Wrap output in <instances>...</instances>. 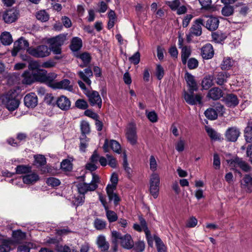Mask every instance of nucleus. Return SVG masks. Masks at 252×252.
I'll return each instance as SVG.
<instances>
[{"label":"nucleus","instance_id":"43","mask_svg":"<svg viewBox=\"0 0 252 252\" xmlns=\"http://www.w3.org/2000/svg\"><path fill=\"white\" fill-rule=\"evenodd\" d=\"M139 220L140 221V225L142 226V227L144 231L145 232L146 238L147 239V241H148L149 243H150L149 240V237L150 236V231L149 230L146 221L145 220L142 218V217H139Z\"/></svg>","mask_w":252,"mask_h":252},{"label":"nucleus","instance_id":"42","mask_svg":"<svg viewBox=\"0 0 252 252\" xmlns=\"http://www.w3.org/2000/svg\"><path fill=\"white\" fill-rule=\"evenodd\" d=\"M245 137L248 143H252V123H249L245 130Z\"/></svg>","mask_w":252,"mask_h":252},{"label":"nucleus","instance_id":"38","mask_svg":"<svg viewBox=\"0 0 252 252\" xmlns=\"http://www.w3.org/2000/svg\"><path fill=\"white\" fill-rule=\"evenodd\" d=\"M0 39L2 44L10 45L12 42V38L9 32H5L2 33Z\"/></svg>","mask_w":252,"mask_h":252},{"label":"nucleus","instance_id":"61","mask_svg":"<svg viewBox=\"0 0 252 252\" xmlns=\"http://www.w3.org/2000/svg\"><path fill=\"white\" fill-rule=\"evenodd\" d=\"M31 170V168L28 166L20 165L16 167V172L17 174H24L29 173Z\"/></svg>","mask_w":252,"mask_h":252},{"label":"nucleus","instance_id":"47","mask_svg":"<svg viewBox=\"0 0 252 252\" xmlns=\"http://www.w3.org/2000/svg\"><path fill=\"white\" fill-rule=\"evenodd\" d=\"M46 75L44 83L48 84L50 87L52 88L53 83L56 82L54 81V80L57 77V74L54 73H47V72L46 71Z\"/></svg>","mask_w":252,"mask_h":252},{"label":"nucleus","instance_id":"62","mask_svg":"<svg viewBox=\"0 0 252 252\" xmlns=\"http://www.w3.org/2000/svg\"><path fill=\"white\" fill-rule=\"evenodd\" d=\"M81 130V134H89L90 132V127L89 124L86 122L83 121L81 123L80 125Z\"/></svg>","mask_w":252,"mask_h":252},{"label":"nucleus","instance_id":"29","mask_svg":"<svg viewBox=\"0 0 252 252\" xmlns=\"http://www.w3.org/2000/svg\"><path fill=\"white\" fill-rule=\"evenodd\" d=\"M13 242L10 239L3 238L0 241V252H9Z\"/></svg>","mask_w":252,"mask_h":252},{"label":"nucleus","instance_id":"44","mask_svg":"<svg viewBox=\"0 0 252 252\" xmlns=\"http://www.w3.org/2000/svg\"><path fill=\"white\" fill-rule=\"evenodd\" d=\"M36 17L37 20L42 22H45L49 20V15L45 10H42L36 13Z\"/></svg>","mask_w":252,"mask_h":252},{"label":"nucleus","instance_id":"31","mask_svg":"<svg viewBox=\"0 0 252 252\" xmlns=\"http://www.w3.org/2000/svg\"><path fill=\"white\" fill-rule=\"evenodd\" d=\"M82 46V41L81 38L78 37H73L70 45V49L74 51H78Z\"/></svg>","mask_w":252,"mask_h":252},{"label":"nucleus","instance_id":"13","mask_svg":"<svg viewBox=\"0 0 252 252\" xmlns=\"http://www.w3.org/2000/svg\"><path fill=\"white\" fill-rule=\"evenodd\" d=\"M184 99L187 103L191 105L202 103V96L199 94L194 95L193 93L185 92Z\"/></svg>","mask_w":252,"mask_h":252},{"label":"nucleus","instance_id":"23","mask_svg":"<svg viewBox=\"0 0 252 252\" xmlns=\"http://www.w3.org/2000/svg\"><path fill=\"white\" fill-rule=\"evenodd\" d=\"M37 97L33 93L27 94L24 97V103L29 108H34L37 104Z\"/></svg>","mask_w":252,"mask_h":252},{"label":"nucleus","instance_id":"6","mask_svg":"<svg viewBox=\"0 0 252 252\" xmlns=\"http://www.w3.org/2000/svg\"><path fill=\"white\" fill-rule=\"evenodd\" d=\"M27 51L31 56L40 58L48 56L52 50L47 45H41L35 47H29Z\"/></svg>","mask_w":252,"mask_h":252},{"label":"nucleus","instance_id":"50","mask_svg":"<svg viewBox=\"0 0 252 252\" xmlns=\"http://www.w3.org/2000/svg\"><path fill=\"white\" fill-rule=\"evenodd\" d=\"M233 61L230 58H224L221 64V69L223 70H228L230 69L233 65Z\"/></svg>","mask_w":252,"mask_h":252},{"label":"nucleus","instance_id":"25","mask_svg":"<svg viewBox=\"0 0 252 252\" xmlns=\"http://www.w3.org/2000/svg\"><path fill=\"white\" fill-rule=\"evenodd\" d=\"M213 76L216 83L219 85H222L226 82L229 74L226 72L221 71Z\"/></svg>","mask_w":252,"mask_h":252},{"label":"nucleus","instance_id":"9","mask_svg":"<svg viewBox=\"0 0 252 252\" xmlns=\"http://www.w3.org/2000/svg\"><path fill=\"white\" fill-rule=\"evenodd\" d=\"M85 94L88 97L91 106H96L100 109L102 106V99L99 93L95 91H86Z\"/></svg>","mask_w":252,"mask_h":252},{"label":"nucleus","instance_id":"49","mask_svg":"<svg viewBox=\"0 0 252 252\" xmlns=\"http://www.w3.org/2000/svg\"><path fill=\"white\" fill-rule=\"evenodd\" d=\"M205 116L209 120H215L218 117V114L216 111L213 108L207 109L204 113Z\"/></svg>","mask_w":252,"mask_h":252},{"label":"nucleus","instance_id":"54","mask_svg":"<svg viewBox=\"0 0 252 252\" xmlns=\"http://www.w3.org/2000/svg\"><path fill=\"white\" fill-rule=\"evenodd\" d=\"M132 248L135 252H142L145 250V245L143 241H139L133 243Z\"/></svg>","mask_w":252,"mask_h":252},{"label":"nucleus","instance_id":"4","mask_svg":"<svg viewBox=\"0 0 252 252\" xmlns=\"http://www.w3.org/2000/svg\"><path fill=\"white\" fill-rule=\"evenodd\" d=\"M110 181L112 184H108L106 188V192L109 200H113L115 205L117 206L120 201V198L116 193L114 192L118 181V175L116 173H113L112 174Z\"/></svg>","mask_w":252,"mask_h":252},{"label":"nucleus","instance_id":"16","mask_svg":"<svg viewBox=\"0 0 252 252\" xmlns=\"http://www.w3.org/2000/svg\"><path fill=\"white\" fill-rule=\"evenodd\" d=\"M201 55L203 59L209 60L212 59L214 55V51L213 46L207 43L201 49Z\"/></svg>","mask_w":252,"mask_h":252},{"label":"nucleus","instance_id":"5","mask_svg":"<svg viewBox=\"0 0 252 252\" xmlns=\"http://www.w3.org/2000/svg\"><path fill=\"white\" fill-rule=\"evenodd\" d=\"M66 35L60 34L49 39L48 43L50 44V48L54 54L59 55L61 53V46L66 40Z\"/></svg>","mask_w":252,"mask_h":252},{"label":"nucleus","instance_id":"33","mask_svg":"<svg viewBox=\"0 0 252 252\" xmlns=\"http://www.w3.org/2000/svg\"><path fill=\"white\" fill-rule=\"evenodd\" d=\"M235 165L237 167H240L243 171L245 172H249L251 170V167L249 164L243 161L242 159L236 158L234 160Z\"/></svg>","mask_w":252,"mask_h":252},{"label":"nucleus","instance_id":"36","mask_svg":"<svg viewBox=\"0 0 252 252\" xmlns=\"http://www.w3.org/2000/svg\"><path fill=\"white\" fill-rule=\"evenodd\" d=\"M214 81L213 75L206 76L202 81V86L205 90H207L213 85Z\"/></svg>","mask_w":252,"mask_h":252},{"label":"nucleus","instance_id":"59","mask_svg":"<svg viewBox=\"0 0 252 252\" xmlns=\"http://www.w3.org/2000/svg\"><path fill=\"white\" fill-rule=\"evenodd\" d=\"M226 36L223 33H214L212 34V38L216 43H220L223 41Z\"/></svg>","mask_w":252,"mask_h":252},{"label":"nucleus","instance_id":"63","mask_svg":"<svg viewBox=\"0 0 252 252\" xmlns=\"http://www.w3.org/2000/svg\"><path fill=\"white\" fill-rule=\"evenodd\" d=\"M129 62L134 65L138 64L140 61V54L137 51L134 53L131 57L129 58Z\"/></svg>","mask_w":252,"mask_h":252},{"label":"nucleus","instance_id":"7","mask_svg":"<svg viewBox=\"0 0 252 252\" xmlns=\"http://www.w3.org/2000/svg\"><path fill=\"white\" fill-rule=\"evenodd\" d=\"M205 19L203 18H197L193 22L192 26L189 29V33L187 35V39L188 41H190L191 37L195 36H199L202 34V26H205L204 22Z\"/></svg>","mask_w":252,"mask_h":252},{"label":"nucleus","instance_id":"46","mask_svg":"<svg viewBox=\"0 0 252 252\" xmlns=\"http://www.w3.org/2000/svg\"><path fill=\"white\" fill-rule=\"evenodd\" d=\"M80 58L82 61L83 63L80 64V66L84 67L87 66L90 63L91 60V57L90 55L88 53H83L80 55Z\"/></svg>","mask_w":252,"mask_h":252},{"label":"nucleus","instance_id":"41","mask_svg":"<svg viewBox=\"0 0 252 252\" xmlns=\"http://www.w3.org/2000/svg\"><path fill=\"white\" fill-rule=\"evenodd\" d=\"M85 199V196H84V195L78 193L77 195H74L72 197V203L74 206L78 207L83 205L84 203Z\"/></svg>","mask_w":252,"mask_h":252},{"label":"nucleus","instance_id":"40","mask_svg":"<svg viewBox=\"0 0 252 252\" xmlns=\"http://www.w3.org/2000/svg\"><path fill=\"white\" fill-rule=\"evenodd\" d=\"M158 252H167V249L161 239L157 236H154Z\"/></svg>","mask_w":252,"mask_h":252},{"label":"nucleus","instance_id":"20","mask_svg":"<svg viewBox=\"0 0 252 252\" xmlns=\"http://www.w3.org/2000/svg\"><path fill=\"white\" fill-rule=\"evenodd\" d=\"M79 77L82 79L87 85L90 86L92 81L90 78L93 75V72L90 68H87L83 71H79L78 72Z\"/></svg>","mask_w":252,"mask_h":252},{"label":"nucleus","instance_id":"22","mask_svg":"<svg viewBox=\"0 0 252 252\" xmlns=\"http://www.w3.org/2000/svg\"><path fill=\"white\" fill-rule=\"evenodd\" d=\"M22 83L23 84L30 85L35 82L34 72L30 70H26L22 74Z\"/></svg>","mask_w":252,"mask_h":252},{"label":"nucleus","instance_id":"34","mask_svg":"<svg viewBox=\"0 0 252 252\" xmlns=\"http://www.w3.org/2000/svg\"><path fill=\"white\" fill-rule=\"evenodd\" d=\"M191 50L189 46H185L182 48L181 59L183 64H186L188 59L191 55Z\"/></svg>","mask_w":252,"mask_h":252},{"label":"nucleus","instance_id":"64","mask_svg":"<svg viewBox=\"0 0 252 252\" xmlns=\"http://www.w3.org/2000/svg\"><path fill=\"white\" fill-rule=\"evenodd\" d=\"M75 106L79 109L85 110L88 107V104L86 100L79 99L75 102Z\"/></svg>","mask_w":252,"mask_h":252},{"label":"nucleus","instance_id":"52","mask_svg":"<svg viewBox=\"0 0 252 252\" xmlns=\"http://www.w3.org/2000/svg\"><path fill=\"white\" fill-rule=\"evenodd\" d=\"M206 130L212 140H217L220 139V135L214 129L211 127H206Z\"/></svg>","mask_w":252,"mask_h":252},{"label":"nucleus","instance_id":"57","mask_svg":"<svg viewBox=\"0 0 252 252\" xmlns=\"http://www.w3.org/2000/svg\"><path fill=\"white\" fill-rule=\"evenodd\" d=\"M149 164L150 170L153 171V173H155V171L158 169V165L155 157L153 155L151 156L150 157Z\"/></svg>","mask_w":252,"mask_h":252},{"label":"nucleus","instance_id":"60","mask_svg":"<svg viewBox=\"0 0 252 252\" xmlns=\"http://www.w3.org/2000/svg\"><path fill=\"white\" fill-rule=\"evenodd\" d=\"M106 157L108 160L107 164L113 168H116L117 167V161L116 159L112 155L106 154Z\"/></svg>","mask_w":252,"mask_h":252},{"label":"nucleus","instance_id":"8","mask_svg":"<svg viewBox=\"0 0 252 252\" xmlns=\"http://www.w3.org/2000/svg\"><path fill=\"white\" fill-rule=\"evenodd\" d=\"M159 184V175L157 173H153L150 179V191L154 198H157L158 195Z\"/></svg>","mask_w":252,"mask_h":252},{"label":"nucleus","instance_id":"24","mask_svg":"<svg viewBox=\"0 0 252 252\" xmlns=\"http://www.w3.org/2000/svg\"><path fill=\"white\" fill-rule=\"evenodd\" d=\"M241 188L248 192L252 191V177L249 175H246L241 182Z\"/></svg>","mask_w":252,"mask_h":252},{"label":"nucleus","instance_id":"10","mask_svg":"<svg viewBox=\"0 0 252 252\" xmlns=\"http://www.w3.org/2000/svg\"><path fill=\"white\" fill-rule=\"evenodd\" d=\"M20 16L19 11L16 8H10L4 11L2 18L4 22L10 24L15 22Z\"/></svg>","mask_w":252,"mask_h":252},{"label":"nucleus","instance_id":"26","mask_svg":"<svg viewBox=\"0 0 252 252\" xmlns=\"http://www.w3.org/2000/svg\"><path fill=\"white\" fill-rule=\"evenodd\" d=\"M38 245L34 242H26L18 248L19 252H30L31 250L37 248Z\"/></svg>","mask_w":252,"mask_h":252},{"label":"nucleus","instance_id":"45","mask_svg":"<svg viewBox=\"0 0 252 252\" xmlns=\"http://www.w3.org/2000/svg\"><path fill=\"white\" fill-rule=\"evenodd\" d=\"M94 228L97 230H103L106 227V222L102 219L96 218L94 220Z\"/></svg>","mask_w":252,"mask_h":252},{"label":"nucleus","instance_id":"19","mask_svg":"<svg viewBox=\"0 0 252 252\" xmlns=\"http://www.w3.org/2000/svg\"><path fill=\"white\" fill-rule=\"evenodd\" d=\"M52 88L55 89H64L70 92L73 90V86L70 84V81L66 79L53 83Z\"/></svg>","mask_w":252,"mask_h":252},{"label":"nucleus","instance_id":"12","mask_svg":"<svg viewBox=\"0 0 252 252\" xmlns=\"http://www.w3.org/2000/svg\"><path fill=\"white\" fill-rule=\"evenodd\" d=\"M126 137L128 141L132 145L137 143V136L136 134V128L134 124H130L127 128L126 133Z\"/></svg>","mask_w":252,"mask_h":252},{"label":"nucleus","instance_id":"18","mask_svg":"<svg viewBox=\"0 0 252 252\" xmlns=\"http://www.w3.org/2000/svg\"><path fill=\"white\" fill-rule=\"evenodd\" d=\"M185 78L190 93H193L198 90V86L194 79V77L189 72H186Z\"/></svg>","mask_w":252,"mask_h":252},{"label":"nucleus","instance_id":"17","mask_svg":"<svg viewBox=\"0 0 252 252\" xmlns=\"http://www.w3.org/2000/svg\"><path fill=\"white\" fill-rule=\"evenodd\" d=\"M56 104L60 109L63 111L69 110L71 106L70 100L64 95H62L58 98Z\"/></svg>","mask_w":252,"mask_h":252},{"label":"nucleus","instance_id":"27","mask_svg":"<svg viewBox=\"0 0 252 252\" xmlns=\"http://www.w3.org/2000/svg\"><path fill=\"white\" fill-rule=\"evenodd\" d=\"M39 179V176L35 173L28 174L22 177L24 183L28 185L34 184Z\"/></svg>","mask_w":252,"mask_h":252},{"label":"nucleus","instance_id":"39","mask_svg":"<svg viewBox=\"0 0 252 252\" xmlns=\"http://www.w3.org/2000/svg\"><path fill=\"white\" fill-rule=\"evenodd\" d=\"M104 209L106 218L110 223L115 222L118 220V216L114 211L110 210L108 207H105Z\"/></svg>","mask_w":252,"mask_h":252},{"label":"nucleus","instance_id":"11","mask_svg":"<svg viewBox=\"0 0 252 252\" xmlns=\"http://www.w3.org/2000/svg\"><path fill=\"white\" fill-rule=\"evenodd\" d=\"M201 18L205 19L204 22L205 26H204L209 31H215L218 28L220 22L217 18L212 16H204Z\"/></svg>","mask_w":252,"mask_h":252},{"label":"nucleus","instance_id":"48","mask_svg":"<svg viewBox=\"0 0 252 252\" xmlns=\"http://www.w3.org/2000/svg\"><path fill=\"white\" fill-rule=\"evenodd\" d=\"M221 14L224 16L228 17L232 15L234 12V7L228 4L225 5L222 8Z\"/></svg>","mask_w":252,"mask_h":252},{"label":"nucleus","instance_id":"28","mask_svg":"<svg viewBox=\"0 0 252 252\" xmlns=\"http://www.w3.org/2000/svg\"><path fill=\"white\" fill-rule=\"evenodd\" d=\"M97 245L102 252H107L109 248V244L103 235H99L97 238Z\"/></svg>","mask_w":252,"mask_h":252},{"label":"nucleus","instance_id":"35","mask_svg":"<svg viewBox=\"0 0 252 252\" xmlns=\"http://www.w3.org/2000/svg\"><path fill=\"white\" fill-rule=\"evenodd\" d=\"M12 237L15 243H20L26 237V234L20 230L14 231L12 233Z\"/></svg>","mask_w":252,"mask_h":252},{"label":"nucleus","instance_id":"53","mask_svg":"<svg viewBox=\"0 0 252 252\" xmlns=\"http://www.w3.org/2000/svg\"><path fill=\"white\" fill-rule=\"evenodd\" d=\"M61 167L63 171H70L72 169V164L69 159H65L61 162Z\"/></svg>","mask_w":252,"mask_h":252},{"label":"nucleus","instance_id":"37","mask_svg":"<svg viewBox=\"0 0 252 252\" xmlns=\"http://www.w3.org/2000/svg\"><path fill=\"white\" fill-rule=\"evenodd\" d=\"M46 71L44 69H38L34 72V75L35 78V82L44 83Z\"/></svg>","mask_w":252,"mask_h":252},{"label":"nucleus","instance_id":"14","mask_svg":"<svg viewBox=\"0 0 252 252\" xmlns=\"http://www.w3.org/2000/svg\"><path fill=\"white\" fill-rule=\"evenodd\" d=\"M109 146L114 152L120 154L121 151V145L117 141L111 140L109 141L107 139H106L103 146V149L104 152L107 153L109 152Z\"/></svg>","mask_w":252,"mask_h":252},{"label":"nucleus","instance_id":"2","mask_svg":"<svg viewBox=\"0 0 252 252\" xmlns=\"http://www.w3.org/2000/svg\"><path fill=\"white\" fill-rule=\"evenodd\" d=\"M92 179L90 183L86 182L79 183L76 185L77 191L79 194L84 195L88 192L94 191L98 188V184L100 182V179L98 175L94 173H92Z\"/></svg>","mask_w":252,"mask_h":252},{"label":"nucleus","instance_id":"30","mask_svg":"<svg viewBox=\"0 0 252 252\" xmlns=\"http://www.w3.org/2000/svg\"><path fill=\"white\" fill-rule=\"evenodd\" d=\"M207 96L213 100H217L222 96V92L220 88L215 87L209 91Z\"/></svg>","mask_w":252,"mask_h":252},{"label":"nucleus","instance_id":"3","mask_svg":"<svg viewBox=\"0 0 252 252\" xmlns=\"http://www.w3.org/2000/svg\"><path fill=\"white\" fill-rule=\"evenodd\" d=\"M111 235L114 237V242L116 243L118 240L123 248L127 250L132 248L133 241L130 235L126 234L125 235H122L120 232L113 230L111 232Z\"/></svg>","mask_w":252,"mask_h":252},{"label":"nucleus","instance_id":"58","mask_svg":"<svg viewBox=\"0 0 252 252\" xmlns=\"http://www.w3.org/2000/svg\"><path fill=\"white\" fill-rule=\"evenodd\" d=\"M188 67L189 69H194L198 66V61L197 59L194 58H190L188 61L187 60Z\"/></svg>","mask_w":252,"mask_h":252},{"label":"nucleus","instance_id":"56","mask_svg":"<svg viewBox=\"0 0 252 252\" xmlns=\"http://www.w3.org/2000/svg\"><path fill=\"white\" fill-rule=\"evenodd\" d=\"M35 161L34 164L38 167L42 166L46 163V158L42 155H38L34 156Z\"/></svg>","mask_w":252,"mask_h":252},{"label":"nucleus","instance_id":"15","mask_svg":"<svg viewBox=\"0 0 252 252\" xmlns=\"http://www.w3.org/2000/svg\"><path fill=\"white\" fill-rule=\"evenodd\" d=\"M29 47V42L24 38L21 37L14 43L13 48L12 51V55L16 56L18 52L21 50H24Z\"/></svg>","mask_w":252,"mask_h":252},{"label":"nucleus","instance_id":"55","mask_svg":"<svg viewBox=\"0 0 252 252\" xmlns=\"http://www.w3.org/2000/svg\"><path fill=\"white\" fill-rule=\"evenodd\" d=\"M80 149L81 151L85 152L88 146V139L85 134H81L80 137Z\"/></svg>","mask_w":252,"mask_h":252},{"label":"nucleus","instance_id":"1","mask_svg":"<svg viewBox=\"0 0 252 252\" xmlns=\"http://www.w3.org/2000/svg\"><path fill=\"white\" fill-rule=\"evenodd\" d=\"M18 93L13 89L0 97V104L4 105L8 110L14 111L16 109L20 104L17 97Z\"/></svg>","mask_w":252,"mask_h":252},{"label":"nucleus","instance_id":"51","mask_svg":"<svg viewBox=\"0 0 252 252\" xmlns=\"http://www.w3.org/2000/svg\"><path fill=\"white\" fill-rule=\"evenodd\" d=\"M185 145L186 141L184 139L180 138L175 143V149L178 152H182L185 149Z\"/></svg>","mask_w":252,"mask_h":252},{"label":"nucleus","instance_id":"32","mask_svg":"<svg viewBox=\"0 0 252 252\" xmlns=\"http://www.w3.org/2000/svg\"><path fill=\"white\" fill-rule=\"evenodd\" d=\"M225 103L228 107H235L239 103L238 98L234 94H229L225 98Z\"/></svg>","mask_w":252,"mask_h":252},{"label":"nucleus","instance_id":"21","mask_svg":"<svg viewBox=\"0 0 252 252\" xmlns=\"http://www.w3.org/2000/svg\"><path fill=\"white\" fill-rule=\"evenodd\" d=\"M240 131L236 127H231L227 129L225 137L229 141L235 142L240 135Z\"/></svg>","mask_w":252,"mask_h":252}]
</instances>
